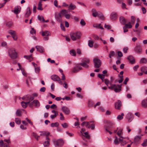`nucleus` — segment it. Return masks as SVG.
I'll return each instance as SVG.
<instances>
[{
  "label": "nucleus",
  "mask_w": 147,
  "mask_h": 147,
  "mask_svg": "<svg viewBox=\"0 0 147 147\" xmlns=\"http://www.w3.org/2000/svg\"><path fill=\"white\" fill-rule=\"evenodd\" d=\"M110 86L108 87V88L111 90L114 89L115 92H118L121 90V84H117L116 85L115 84L110 83Z\"/></svg>",
  "instance_id": "f257e3e1"
},
{
  "label": "nucleus",
  "mask_w": 147,
  "mask_h": 147,
  "mask_svg": "<svg viewBox=\"0 0 147 147\" xmlns=\"http://www.w3.org/2000/svg\"><path fill=\"white\" fill-rule=\"evenodd\" d=\"M9 55L12 59H15L17 57V54L15 49L11 48L9 49L8 51Z\"/></svg>",
  "instance_id": "f03ea898"
},
{
  "label": "nucleus",
  "mask_w": 147,
  "mask_h": 147,
  "mask_svg": "<svg viewBox=\"0 0 147 147\" xmlns=\"http://www.w3.org/2000/svg\"><path fill=\"white\" fill-rule=\"evenodd\" d=\"M70 35L71 39L73 40H76L77 39L80 38L81 35V33L80 32H71Z\"/></svg>",
  "instance_id": "7ed1b4c3"
},
{
  "label": "nucleus",
  "mask_w": 147,
  "mask_h": 147,
  "mask_svg": "<svg viewBox=\"0 0 147 147\" xmlns=\"http://www.w3.org/2000/svg\"><path fill=\"white\" fill-rule=\"evenodd\" d=\"M22 99L27 102V103L30 104L32 101L34 99V97L33 96L29 95H26L22 98Z\"/></svg>",
  "instance_id": "20e7f679"
},
{
  "label": "nucleus",
  "mask_w": 147,
  "mask_h": 147,
  "mask_svg": "<svg viewBox=\"0 0 147 147\" xmlns=\"http://www.w3.org/2000/svg\"><path fill=\"white\" fill-rule=\"evenodd\" d=\"M82 62L80 63V64L83 67L87 68L89 67L88 64L89 63L90 61L89 59L88 58H84L82 59Z\"/></svg>",
  "instance_id": "39448f33"
},
{
  "label": "nucleus",
  "mask_w": 147,
  "mask_h": 147,
  "mask_svg": "<svg viewBox=\"0 0 147 147\" xmlns=\"http://www.w3.org/2000/svg\"><path fill=\"white\" fill-rule=\"evenodd\" d=\"M54 15L55 18L56 20L58 22L62 23V15L57 12H55Z\"/></svg>",
  "instance_id": "423d86ee"
},
{
  "label": "nucleus",
  "mask_w": 147,
  "mask_h": 147,
  "mask_svg": "<svg viewBox=\"0 0 147 147\" xmlns=\"http://www.w3.org/2000/svg\"><path fill=\"white\" fill-rule=\"evenodd\" d=\"M94 67L96 68H98L101 65V60L97 58H95L93 59Z\"/></svg>",
  "instance_id": "0eeeda50"
},
{
  "label": "nucleus",
  "mask_w": 147,
  "mask_h": 147,
  "mask_svg": "<svg viewBox=\"0 0 147 147\" xmlns=\"http://www.w3.org/2000/svg\"><path fill=\"white\" fill-rule=\"evenodd\" d=\"M34 106L37 108L39 107L40 106L39 101L37 100H34L29 104V107L30 108H32Z\"/></svg>",
  "instance_id": "6e6552de"
},
{
  "label": "nucleus",
  "mask_w": 147,
  "mask_h": 147,
  "mask_svg": "<svg viewBox=\"0 0 147 147\" xmlns=\"http://www.w3.org/2000/svg\"><path fill=\"white\" fill-rule=\"evenodd\" d=\"M82 67L80 63L76 64L73 69V72L74 73H77L80 70L82 69Z\"/></svg>",
  "instance_id": "1a4fd4ad"
},
{
  "label": "nucleus",
  "mask_w": 147,
  "mask_h": 147,
  "mask_svg": "<svg viewBox=\"0 0 147 147\" xmlns=\"http://www.w3.org/2000/svg\"><path fill=\"white\" fill-rule=\"evenodd\" d=\"M56 147H61L64 144V142L62 139H60L57 140L53 141Z\"/></svg>",
  "instance_id": "9d476101"
},
{
  "label": "nucleus",
  "mask_w": 147,
  "mask_h": 147,
  "mask_svg": "<svg viewBox=\"0 0 147 147\" xmlns=\"http://www.w3.org/2000/svg\"><path fill=\"white\" fill-rule=\"evenodd\" d=\"M79 135L82 138L83 140H85V139L84 137L88 140L90 138V136L89 135L88 133L87 132H84L83 134H79Z\"/></svg>",
  "instance_id": "9b49d317"
},
{
  "label": "nucleus",
  "mask_w": 147,
  "mask_h": 147,
  "mask_svg": "<svg viewBox=\"0 0 147 147\" xmlns=\"http://www.w3.org/2000/svg\"><path fill=\"white\" fill-rule=\"evenodd\" d=\"M61 110L66 115H69L70 113V110L66 106H63L62 107Z\"/></svg>",
  "instance_id": "f8f14e48"
},
{
  "label": "nucleus",
  "mask_w": 147,
  "mask_h": 147,
  "mask_svg": "<svg viewBox=\"0 0 147 147\" xmlns=\"http://www.w3.org/2000/svg\"><path fill=\"white\" fill-rule=\"evenodd\" d=\"M135 51L138 54H141L142 53V49L141 46L140 45H137L134 49Z\"/></svg>",
  "instance_id": "ddd939ff"
},
{
  "label": "nucleus",
  "mask_w": 147,
  "mask_h": 147,
  "mask_svg": "<svg viewBox=\"0 0 147 147\" xmlns=\"http://www.w3.org/2000/svg\"><path fill=\"white\" fill-rule=\"evenodd\" d=\"M122 105L121 101L120 100H118L117 102H115V108L117 110H120Z\"/></svg>",
  "instance_id": "4468645a"
},
{
  "label": "nucleus",
  "mask_w": 147,
  "mask_h": 147,
  "mask_svg": "<svg viewBox=\"0 0 147 147\" xmlns=\"http://www.w3.org/2000/svg\"><path fill=\"white\" fill-rule=\"evenodd\" d=\"M110 18L112 20H115L117 18V13L115 12H112L110 14Z\"/></svg>",
  "instance_id": "2eb2a0df"
},
{
  "label": "nucleus",
  "mask_w": 147,
  "mask_h": 147,
  "mask_svg": "<svg viewBox=\"0 0 147 147\" xmlns=\"http://www.w3.org/2000/svg\"><path fill=\"white\" fill-rule=\"evenodd\" d=\"M50 139L48 136L46 137V141L43 143V145L45 147H47L49 146L50 144Z\"/></svg>",
  "instance_id": "dca6fc26"
},
{
  "label": "nucleus",
  "mask_w": 147,
  "mask_h": 147,
  "mask_svg": "<svg viewBox=\"0 0 147 147\" xmlns=\"http://www.w3.org/2000/svg\"><path fill=\"white\" fill-rule=\"evenodd\" d=\"M142 135H141L140 136H136L134 139V142H133V143L136 144H138L141 139V136Z\"/></svg>",
  "instance_id": "f3484780"
},
{
  "label": "nucleus",
  "mask_w": 147,
  "mask_h": 147,
  "mask_svg": "<svg viewBox=\"0 0 147 147\" xmlns=\"http://www.w3.org/2000/svg\"><path fill=\"white\" fill-rule=\"evenodd\" d=\"M126 117L128 120V122H130L133 119V116L131 113H129L126 115Z\"/></svg>",
  "instance_id": "a211bd4d"
},
{
  "label": "nucleus",
  "mask_w": 147,
  "mask_h": 147,
  "mask_svg": "<svg viewBox=\"0 0 147 147\" xmlns=\"http://www.w3.org/2000/svg\"><path fill=\"white\" fill-rule=\"evenodd\" d=\"M31 13L30 8L29 7L27 8L25 14L24 16L26 18H27L29 16Z\"/></svg>",
  "instance_id": "6ab92c4d"
},
{
  "label": "nucleus",
  "mask_w": 147,
  "mask_h": 147,
  "mask_svg": "<svg viewBox=\"0 0 147 147\" xmlns=\"http://www.w3.org/2000/svg\"><path fill=\"white\" fill-rule=\"evenodd\" d=\"M120 23L122 25H124L126 22V20L123 16H121L119 18Z\"/></svg>",
  "instance_id": "aec40b11"
},
{
  "label": "nucleus",
  "mask_w": 147,
  "mask_h": 147,
  "mask_svg": "<svg viewBox=\"0 0 147 147\" xmlns=\"http://www.w3.org/2000/svg\"><path fill=\"white\" fill-rule=\"evenodd\" d=\"M142 105L143 107H147V100L145 99L142 100Z\"/></svg>",
  "instance_id": "412c9836"
},
{
  "label": "nucleus",
  "mask_w": 147,
  "mask_h": 147,
  "mask_svg": "<svg viewBox=\"0 0 147 147\" xmlns=\"http://www.w3.org/2000/svg\"><path fill=\"white\" fill-rule=\"evenodd\" d=\"M36 48L38 51L40 53H42L44 52V49L42 47L38 46H36Z\"/></svg>",
  "instance_id": "4be33fe9"
},
{
  "label": "nucleus",
  "mask_w": 147,
  "mask_h": 147,
  "mask_svg": "<svg viewBox=\"0 0 147 147\" xmlns=\"http://www.w3.org/2000/svg\"><path fill=\"white\" fill-rule=\"evenodd\" d=\"M59 77L57 75H55L51 76V78L53 81H57L59 79Z\"/></svg>",
  "instance_id": "5701e85b"
},
{
  "label": "nucleus",
  "mask_w": 147,
  "mask_h": 147,
  "mask_svg": "<svg viewBox=\"0 0 147 147\" xmlns=\"http://www.w3.org/2000/svg\"><path fill=\"white\" fill-rule=\"evenodd\" d=\"M127 59L132 64L134 63L135 62V59H134L133 57L132 56L130 55L129 56L127 57Z\"/></svg>",
  "instance_id": "b1692460"
},
{
  "label": "nucleus",
  "mask_w": 147,
  "mask_h": 147,
  "mask_svg": "<svg viewBox=\"0 0 147 147\" xmlns=\"http://www.w3.org/2000/svg\"><path fill=\"white\" fill-rule=\"evenodd\" d=\"M37 18H38V20H40V21H41V18H42V22H48L49 21V20H47L46 21H45V19H44V18L42 16H38L37 17Z\"/></svg>",
  "instance_id": "393cba45"
},
{
  "label": "nucleus",
  "mask_w": 147,
  "mask_h": 147,
  "mask_svg": "<svg viewBox=\"0 0 147 147\" xmlns=\"http://www.w3.org/2000/svg\"><path fill=\"white\" fill-rule=\"evenodd\" d=\"M8 32L12 36L16 34V32L15 31L12 30H8Z\"/></svg>",
  "instance_id": "a878e982"
},
{
  "label": "nucleus",
  "mask_w": 147,
  "mask_h": 147,
  "mask_svg": "<svg viewBox=\"0 0 147 147\" xmlns=\"http://www.w3.org/2000/svg\"><path fill=\"white\" fill-rule=\"evenodd\" d=\"M21 105L22 107L24 108H26L27 107V105L28 104V103H27V102H24V101H22L21 102Z\"/></svg>",
  "instance_id": "bb28decb"
},
{
  "label": "nucleus",
  "mask_w": 147,
  "mask_h": 147,
  "mask_svg": "<svg viewBox=\"0 0 147 147\" xmlns=\"http://www.w3.org/2000/svg\"><path fill=\"white\" fill-rule=\"evenodd\" d=\"M42 1H40L39 2L38 4V6L37 8V9L38 10H43V8L42 7V4L41 3Z\"/></svg>",
  "instance_id": "cd10ccee"
},
{
  "label": "nucleus",
  "mask_w": 147,
  "mask_h": 147,
  "mask_svg": "<svg viewBox=\"0 0 147 147\" xmlns=\"http://www.w3.org/2000/svg\"><path fill=\"white\" fill-rule=\"evenodd\" d=\"M70 54L72 56H75L76 55V53L74 50H71L70 51Z\"/></svg>",
  "instance_id": "c85d7f7f"
},
{
  "label": "nucleus",
  "mask_w": 147,
  "mask_h": 147,
  "mask_svg": "<svg viewBox=\"0 0 147 147\" xmlns=\"http://www.w3.org/2000/svg\"><path fill=\"white\" fill-rule=\"evenodd\" d=\"M42 35L43 36H48L49 35V32L48 31H46L42 32Z\"/></svg>",
  "instance_id": "c756f323"
},
{
  "label": "nucleus",
  "mask_w": 147,
  "mask_h": 147,
  "mask_svg": "<svg viewBox=\"0 0 147 147\" xmlns=\"http://www.w3.org/2000/svg\"><path fill=\"white\" fill-rule=\"evenodd\" d=\"M131 23L129 22L128 24H125L124 27H126L127 28H131L132 27V26L131 24Z\"/></svg>",
  "instance_id": "7c9ffc66"
},
{
  "label": "nucleus",
  "mask_w": 147,
  "mask_h": 147,
  "mask_svg": "<svg viewBox=\"0 0 147 147\" xmlns=\"http://www.w3.org/2000/svg\"><path fill=\"white\" fill-rule=\"evenodd\" d=\"M76 6L75 5H73L71 3L70 4L69 6L68 7L69 9L70 10H74L76 8Z\"/></svg>",
  "instance_id": "2f4dec72"
},
{
  "label": "nucleus",
  "mask_w": 147,
  "mask_h": 147,
  "mask_svg": "<svg viewBox=\"0 0 147 147\" xmlns=\"http://www.w3.org/2000/svg\"><path fill=\"white\" fill-rule=\"evenodd\" d=\"M104 82L105 84L108 86H109V85H110V83H111V82L110 81L107 79H105L104 80Z\"/></svg>",
  "instance_id": "473e14b6"
},
{
  "label": "nucleus",
  "mask_w": 147,
  "mask_h": 147,
  "mask_svg": "<svg viewBox=\"0 0 147 147\" xmlns=\"http://www.w3.org/2000/svg\"><path fill=\"white\" fill-rule=\"evenodd\" d=\"M68 12L67 11L66 9H63L59 13L61 15L62 14L63 15L67 13Z\"/></svg>",
  "instance_id": "72a5a7b5"
},
{
  "label": "nucleus",
  "mask_w": 147,
  "mask_h": 147,
  "mask_svg": "<svg viewBox=\"0 0 147 147\" xmlns=\"http://www.w3.org/2000/svg\"><path fill=\"white\" fill-rule=\"evenodd\" d=\"M49 133L45 131H43L41 132V134H40L41 136H46V137L47 136L49 135Z\"/></svg>",
  "instance_id": "f704fd0d"
},
{
  "label": "nucleus",
  "mask_w": 147,
  "mask_h": 147,
  "mask_svg": "<svg viewBox=\"0 0 147 147\" xmlns=\"http://www.w3.org/2000/svg\"><path fill=\"white\" fill-rule=\"evenodd\" d=\"M22 114V111L19 110H16V115L18 116H21Z\"/></svg>",
  "instance_id": "c9c22d12"
},
{
  "label": "nucleus",
  "mask_w": 147,
  "mask_h": 147,
  "mask_svg": "<svg viewBox=\"0 0 147 147\" xmlns=\"http://www.w3.org/2000/svg\"><path fill=\"white\" fill-rule=\"evenodd\" d=\"M20 12V10L18 7H16L15 8L14 12L16 14H17Z\"/></svg>",
  "instance_id": "e433bc0d"
},
{
  "label": "nucleus",
  "mask_w": 147,
  "mask_h": 147,
  "mask_svg": "<svg viewBox=\"0 0 147 147\" xmlns=\"http://www.w3.org/2000/svg\"><path fill=\"white\" fill-rule=\"evenodd\" d=\"M124 114L123 113H122L121 114V115H119L117 117V119H118L119 120H121L123 118V116H124Z\"/></svg>",
  "instance_id": "4c0bfd02"
},
{
  "label": "nucleus",
  "mask_w": 147,
  "mask_h": 147,
  "mask_svg": "<svg viewBox=\"0 0 147 147\" xmlns=\"http://www.w3.org/2000/svg\"><path fill=\"white\" fill-rule=\"evenodd\" d=\"M59 125V123L57 122H55L54 123H52L51 124V127H57Z\"/></svg>",
  "instance_id": "58836bf2"
},
{
  "label": "nucleus",
  "mask_w": 147,
  "mask_h": 147,
  "mask_svg": "<svg viewBox=\"0 0 147 147\" xmlns=\"http://www.w3.org/2000/svg\"><path fill=\"white\" fill-rule=\"evenodd\" d=\"M115 52L114 51H111L110 52V53L109 55V57L111 58V56H114L115 55Z\"/></svg>",
  "instance_id": "ea45409f"
},
{
  "label": "nucleus",
  "mask_w": 147,
  "mask_h": 147,
  "mask_svg": "<svg viewBox=\"0 0 147 147\" xmlns=\"http://www.w3.org/2000/svg\"><path fill=\"white\" fill-rule=\"evenodd\" d=\"M21 122V120L19 118H16L15 119V122L17 124H20Z\"/></svg>",
  "instance_id": "a19ab883"
},
{
  "label": "nucleus",
  "mask_w": 147,
  "mask_h": 147,
  "mask_svg": "<svg viewBox=\"0 0 147 147\" xmlns=\"http://www.w3.org/2000/svg\"><path fill=\"white\" fill-rule=\"evenodd\" d=\"M93 42L90 40L88 41V45L90 47H92L93 46Z\"/></svg>",
  "instance_id": "79ce46f5"
},
{
  "label": "nucleus",
  "mask_w": 147,
  "mask_h": 147,
  "mask_svg": "<svg viewBox=\"0 0 147 147\" xmlns=\"http://www.w3.org/2000/svg\"><path fill=\"white\" fill-rule=\"evenodd\" d=\"M147 62V59L145 58H142L140 60V62L142 63H146Z\"/></svg>",
  "instance_id": "37998d69"
},
{
  "label": "nucleus",
  "mask_w": 147,
  "mask_h": 147,
  "mask_svg": "<svg viewBox=\"0 0 147 147\" xmlns=\"http://www.w3.org/2000/svg\"><path fill=\"white\" fill-rule=\"evenodd\" d=\"M114 144L115 145L119 144V141L118 138L117 137H115V139L114 142Z\"/></svg>",
  "instance_id": "c03bdc74"
},
{
  "label": "nucleus",
  "mask_w": 147,
  "mask_h": 147,
  "mask_svg": "<svg viewBox=\"0 0 147 147\" xmlns=\"http://www.w3.org/2000/svg\"><path fill=\"white\" fill-rule=\"evenodd\" d=\"M128 143V142H126L125 140H124L122 141V142H121V146H124V145Z\"/></svg>",
  "instance_id": "a18cd8bd"
},
{
  "label": "nucleus",
  "mask_w": 147,
  "mask_h": 147,
  "mask_svg": "<svg viewBox=\"0 0 147 147\" xmlns=\"http://www.w3.org/2000/svg\"><path fill=\"white\" fill-rule=\"evenodd\" d=\"M98 76L100 78L101 80H102L103 79H104L105 77V75L103 74H98Z\"/></svg>",
  "instance_id": "49530a36"
},
{
  "label": "nucleus",
  "mask_w": 147,
  "mask_h": 147,
  "mask_svg": "<svg viewBox=\"0 0 147 147\" xmlns=\"http://www.w3.org/2000/svg\"><path fill=\"white\" fill-rule=\"evenodd\" d=\"M142 145L143 146H147V139H145L144 140Z\"/></svg>",
  "instance_id": "de8ad7c7"
},
{
  "label": "nucleus",
  "mask_w": 147,
  "mask_h": 147,
  "mask_svg": "<svg viewBox=\"0 0 147 147\" xmlns=\"http://www.w3.org/2000/svg\"><path fill=\"white\" fill-rule=\"evenodd\" d=\"M131 23L132 24H134L135 22V18L133 16H131Z\"/></svg>",
  "instance_id": "09e8293b"
},
{
  "label": "nucleus",
  "mask_w": 147,
  "mask_h": 147,
  "mask_svg": "<svg viewBox=\"0 0 147 147\" xmlns=\"http://www.w3.org/2000/svg\"><path fill=\"white\" fill-rule=\"evenodd\" d=\"M147 70V67H142L141 68V71L143 72H145Z\"/></svg>",
  "instance_id": "8fccbe9b"
},
{
  "label": "nucleus",
  "mask_w": 147,
  "mask_h": 147,
  "mask_svg": "<svg viewBox=\"0 0 147 147\" xmlns=\"http://www.w3.org/2000/svg\"><path fill=\"white\" fill-rule=\"evenodd\" d=\"M80 24L81 25L83 26H85L86 24L85 21L83 19H82L81 20L80 22Z\"/></svg>",
  "instance_id": "3c124183"
},
{
  "label": "nucleus",
  "mask_w": 147,
  "mask_h": 147,
  "mask_svg": "<svg viewBox=\"0 0 147 147\" xmlns=\"http://www.w3.org/2000/svg\"><path fill=\"white\" fill-rule=\"evenodd\" d=\"M62 127L64 128H66L68 127V125L67 123H65L63 124H61Z\"/></svg>",
  "instance_id": "603ef678"
},
{
  "label": "nucleus",
  "mask_w": 147,
  "mask_h": 147,
  "mask_svg": "<svg viewBox=\"0 0 147 147\" xmlns=\"http://www.w3.org/2000/svg\"><path fill=\"white\" fill-rule=\"evenodd\" d=\"M91 128V129L92 130H93L95 128V125L94 124L92 123V124L91 125H89L88 127V128Z\"/></svg>",
  "instance_id": "864d4df0"
},
{
  "label": "nucleus",
  "mask_w": 147,
  "mask_h": 147,
  "mask_svg": "<svg viewBox=\"0 0 147 147\" xmlns=\"http://www.w3.org/2000/svg\"><path fill=\"white\" fill-rule=\"evenodd\" d=\"M12 24V23L11 22H9L7 23L6 25L9 27H11Z\"/></svg>",
  "instance_id": "5fc2aeb1"
},
{
  "label": "nucleus",
  "mask_w": 147,
  "mask_h": 147,
  "mask_svg": "<svg viewBox=\"0 0 147 147\" xmlns=\"http://www.w3.org/2000/svg\"><path fill=\"white\" fill-rule=\"evenodd\" d=\"M122 129H119L118 132L117 133V135L119 136H120L121 134L122 133Z\"/></svg>",
  "instance_id": "6e6d98bb"
},
{
  "label": "nucleus",
  "mask_w": 147,
  "mask_h": 147,
  "mask_svg": "<svg viewBox=\"0 0 147 147\" xmlns=\"http://www.w3.org/2000/svg\"><path fill=\"white\" fill-rule=\"evenodd\" d=\"M33 135L35 138H36L37 140H38V138L39 136H38L35 133H33Z\"/></svg>",
  "instance_id": "4d7b16f0"
},
{
  "label": "nucleus",
  "mask_w": 147,
  "mask_h": 147,
  "mask_svg": "<svg viewBox=\"0 0 147 147\" xmlns=\"http://www.w3.org/2000/svg\"><path fill=\"white\" fill-rule=\"evenodd\" d=\"M32 55H31L28 56L24 55V57L26 58L27 59H29L32 58Z\"/></svg>",
  "instance_id": "13d9d810"
},
{
  "label": "nucleus",
  "mask_w": 147,
  "mask_h": 147,
  "mask_svg": "<svg viewBox=\"0 0 147 147\" xmlns=\"http://www.w3.org/2000/svg\"><path fill=\"white\" fill-rule=\"evenodd\" d=\"M65 16L66 19H69L71 17V15L69 14H66L65 15Z\"/></svg>",
  "instance_id": "bf43d9fd"
},
{
  "label": "nucleus",
  "mask_w": 147,
  "mask_h": 147,
  "mask_svg": "<svg viewBox=\"0 0 147 147\" xmlns=\"http://www.w3.org/2000/svg\"><path fill=\"white\" fill-rule=\"evenodd\" d=\"M35 71L36 73H38L40 71V68L39 67H35Z\"/></svg>",
  "instance_id": "052dcab7"
},
{
  "label": "nucleus",
  "mask_w": 147,
  "mask_h": 147,
  "mask_svg": "<svg viewBox=\"0 0 147 147\" xmlns=\"http://www.w3.org/2000/svg\"><path fill=\"white\" fill-rule=\"evenodd\" d=\"M104 27L105 28H107V29H109L111 28V27L110 25H107L106 24H105Z\"/></svg>",
  "instance_id": "680f3d73"
},
{
  "label": "nucleus",
  "mask_w": 147,
  "mask_h": 147,
  "mask_svg": "<svg viewBox=\"0 0 147 147\" xmlns=\"http://www.w3.org/2000/svg\"><path fill=\"white\" fill-rule=\"evenodd\" d=\"M35 34L36 30L34 29L33 28H31V30L30 31V33L32 34H33L34 33Z\"/></svg>",
  "instance_id": "e2e57ef3"
},
{
  "label": "nucleus",
  "mask_w": 147,
  "mask_h": 147,
  "mask_svg": "<svg viewBox=\"0 0 147 147\" xmlns=\"http://www.w3.org/2000/svg\"><path fill=\"white\" fill-rule=\"evenodd\" d=\"M46 88L45 87H42L40 89V91L41 92H44L45 91Z\"/></svg>",
  "instance_id": "0e129e2a"
},
{
  "label": "nucleus",
  "mask_w": 147,
  "mask_h": 147,
  "mask_svg": "<svg viewBox=\"0 0 147 147\" xmlns=\"http://www.w3.org/2000/svg\"><path fill=\"white\" fill-rule=\"evenodd\" d=\"M118 56L119 57H122L123 56L122 53L120 51H118L117 52Z\"/></svg>",
  "instance_id": "69168bd1"
},
{
  "label": "nucleus",
  "mask_w": 147,
  "mask_h": 147,
  "mask_svg": "<svg viewBox=\"0 0 147 147\" xmlns=\"http://www.w3.org/2000/svg\"><path fill=\"white\" fill-rule=\"evenodd\" d=\"M128 50V48L127 47H125L123 49V52L125 53H126Z\"/></svg>",
  "instance_id": "338daca9"
},
{
  "label": "nucleus",
  "mask_w": 147,
  "mask_h": 147,
  "mask_svg": "<svg viewBox=\"0 0 147 147\" xmlns=\"http://www.w3.org/2000/svg\"><path fill=\"white\" fill-rule=\"evenodd\" d=\"M3 141L1 140L0 141V147H3V146H4V144Z\"/></svg>",
  "instance_id": "774afa93"
}]
</instances>
